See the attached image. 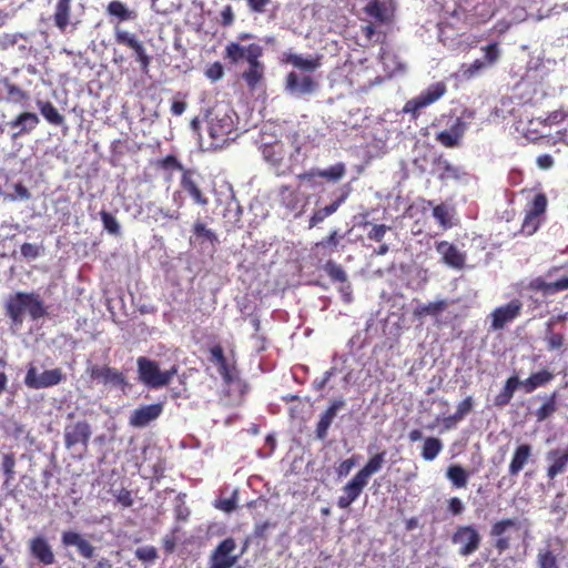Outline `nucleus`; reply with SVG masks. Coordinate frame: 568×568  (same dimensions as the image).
Instances as JSON below:
<instances>
[{"mask_svg":"<svg viewBox=\"0 0 568 568\" xmlns=\"http://www.w3.org/2000/svg\"><path fill=\"white\" fill-rule=\"evenodd\" d=\"M272 135L266 132L262 134V155L264 161L271 165L277 175H285L293 172L298 163L302 144L297 131L288 132L284 139L271 140Z\"/></svg>","mask_w":568,"mask_h":568,"instance_id":"f257e3e1","label":"nucleus"},{"mask_svg":"<svg viewBox=\"0 0 568 568\" xmlns=\"http://www.w3.org/2000/svg\"><path fill=\"white\" fill-rule=\"evenodd\" d=\"M263 54L264 49L257 43L242 45L237 42H229L224 51V58L230 64L236 65L242 61L247 63L241 77L251 91L264 81L265 64L261 61Z\"/></svg>","mask_w":568,"mask_h":568,"instance_id":"f03ea898","label":"nucleus"},{"mask_svg":"<svg viewBox=\"0 0 568 568\" xmlns=\"http://www.w3.org/2000/svg\"><path fill=\"white\" fill-rule=\"evenodd\" d=\"M445 19L460 21L467 26L487 22L494 16L490 0H435Z\"/></svg>","mask_w":568,"mask_h":568,"instance_id":"7ed1b4c3","label":"nucleus"},{"mask_svg":"<svg viewBox=\"0 0 568 568\" xmlns=\"http://www.w3.org/2000/svg\"><path fill=\"white\" fill-rule=\"evenodd\" d=\"M7 315L13 323L20 324L23 321L24 312H28L33 321L47 315L42 300L36 293L18 292L11 295L6 304Z\"/></svg>","mask_w":568,"mask_h":568,"instance_id":"20e7f679","label":"nucleus"},{"mask_svg":"<svg viewBox=\"0 0 568 568\" xmlns=\"http://www.w3.org/2000/svg\"><path fill=\"white\" fill-rule=\"evenodd\" d=\"M207 132L213 149H222L234 141L237 134L232 112L227 110L211 111L207 114Z\"/></svg>","mask_w":568,"mask_h":568,"instance_id":"39448f33","label":"nucleus"},{"mask_svg":"<svg viewBox=\"0 0 568 568\" xmlns=\"http://www.w3.org/2000/svg\"><path fill=\"white\" fill-rule=\"evenodd\" d=\"M139 379L150 388L166 386L176 374V368L162 372L158 362L141 356L136 361Z\"/></svg>","mask_w":568,"mask_h":568,"instance_id":"423d86ee","label":"nucleus"},{"mask_svg":"<svg viewBox=\"0 0 568 568\" xmlns=\"http://www.w3.org/2000/svg\"><path fill=\"white\" fill-rule=\"evenodd\" d=\"M114 41L132 50L134 60L139 64L142 72L148 73L152 57L148 53L144 43L133 32L124 30L119 26L113 29Z\"/></svg>","mask_w":568,"mask_h":568,"instance_id":"0eeeda50","label":"nucleus"},{"mask_svg":"<svg viewBox=\"0 0 568 568\" xmlns=\"http://www.w3.org/2000/svg\"><path fill=\"white\" fill-rule=\"evenodd\" d=\"M519 528L520 524L516 518H503L491 524L489 537L491 546L498 555L511 548L514 541L513 531H517Z\"/></svg>","mask_w":568,"mask_h":568,"instance_id":"6e6552de","label":"nucleus"},{"mask_svg":"<svg viewBox=\"0 0 568 568\" xmlns=\"http://www.w3.org/2000/svg\"><path fill=\"white\" fill-rule=\"evenodd\" d=\"M48 3L52 7L50 19L61 33L69 28L75 29L81 22L75 12V0H48Z\"/></svg>","mask_w":568,"mask_h":568,"instance_id":"1a4fd4ad","label":"nucleus"},{"mask_svg":"<svg viewBox=\"0 0 568 568\" xmlns=\"http://www.w3.org/2000/svg\"><path fill=\"white\" fill-rule=\"evenodd\" d=\"M450 540L458 547L460 557H469L480 548L483 537L475 525H458Z\"/></svg>","mask_w":568,"mask_h":568,"instance_id":"9d476101","label":"nucleus"},{"mask_svg":"<svg viewBox=\"0 0 568 568\" xmlns=\"http://www.w3.org/2000/svg\"><path fill=\"white\" fill-rule=\"evenodd\" d=\"M446 91L447 88L444 82H436L429 85L418 97L408 100L403 108V112L410 114L412 119L416 120L419 116V111L422 109L436 102L446 93Z\"/></svg>","mask_w":568,"mask_h":568,"instance_id":"9b49d317","label":"nucleus"},{"mask_svg":"<svg viewBox=\"0 0 568 568\" xmlns=\"http://www.w3.org/2000/svg\"><path fill=\"white\" fill-rule=\"evenodd\" d=\"M547 197L544 193H538L527 205L525 219L521 224L520 233L525 236L535 234L540 227L542 215L547 209Z\"/></svg>","mask_w":568,"mask_h":568,"instance_id":"f8f14e48","label":"nucleus"},{"mask_svg":"<svg viewBox=\"0 0 568 568\" xmlns=\"http://www.w3.org/2000/svg\"><path fill=\"white\" fill-rule=\"evenodd\" d=\"M483 59H476L470 64H463L460 72L463 78L470 80L481 74L486 69L493 67L499 60L501 52L497 42L489 43L481 48Z\"/></svg>","mask_w":568,"mask_h":568,"instance_id":"ddd939ff","label":"nucleus"},{"mask_svg":"<svg viewBox=\"0 0 568 568\" xmlns=\"http://www.w3.org/2000/svg\"><path fill=\"white\" fill-rule=\"evenodd\" d=\"M524 304L519 298H513L505 305L496 307L489 315L490 329L501 331L521 315Z\"/></svg>","mask_w":568,"mask_h":568,"instance_id":"4468645a","label":"nucleus"},{"mask_svg":"<svg viewBox=\"0 0 568 568\" xmlns=\"http://www.w3.org/2000/svg\"><path fill=\"white\" fill-rule=\"evenodd\" d=\"M236 542L234 538L227 537L219 542L209 558V568H232L240 559V555L234 554Z\"/></svg>","mask_w":568,"mask_h":568,"instance_id":"2eb2a0df","label":"nucleus"},{"mask_svg":"<svg viewBox=\"0 0 568 568\" xmlns=\"http://www.w3.org/2000/svg\"><path fill=\"white\" fill-rule=\"evenodd\" d=\"M558 270L559 267H551L548 270L545 277L538 276L532 278L528 284V288L534 292H539L544 296H550L568 291V275H562L554 281H549Z\"/></svg>","mask_w":568,"mask_h":568,"instance_id":"dca6fc26","label":"nucleus"},{"mask_svg":"<svg viewBox=\"0 0 568 568\" xmlns=\"http://www.w3.org/2000/svg\"><path fill=\"white\" fill-rule=\"evenodd\" d=\"M63 377L61 368L47 369L38 375L37 368L30 365L24 377V384L31 389L48 388L60 384Z\"/></svg>","mask_w":568,"mask_h":568,"instance_id":"f3484780","label":"nucleus"},{"mask_svg":"<svg viewBox=\"0 0 568 568\" xmlns=\"http://www.w3.org/2000/svg\"><path fill=\"white\" fill-rule=\"evenodd\" d=\"M91 435V425L87 420H79L67 425L63 433L64 446L71 449L77 445H81L83 452H87Z\"/></svg>","mask_w":568,"mask_h":568,"instance_id":"a211bd4d","label":"nucleus"},{"mask_svg":"<svg viewBox=\"0 0 568 568\" xmlns=\"http://www.w3.org/2000/svg\"><path fill=\"white\" fill-rule=\"evenodd\" d=\"M544 123L548 124L549 129L555 128L551 135L554 143H561L568 146V108L560 106L549 112Z\"/></svg>","mask_w":568,"mask_h":568,"instance_id":"6ab92c4d","label":"nucleus"},{"mask_svg":"<svg viewBox=\"0 0 568 568\" xmlns=\"http://www.w3.org/2000/svg\"><path fill=\"white\" fill-rule=\"evenodd\" d=\"M546 477L549 483L555 481L557 477L564 475L568 469V447L551 448L545 456Z\"/></svg>","mask_w":568,"mask_h":568,"instance_id":"aec40b11","label":"nucleus"},{"mask_svg":"<svg viewBox=\"0 0 568 568\" xmlns=\"http://www.w3.org/2000/svg\"><path fill=\"white\" fill-rule=\"evenodd\" d=\"M88 373L92 381H97L104 386L119 387L126 384L124 374L108 365H92Z\"/></svg>","mask_w":568,"mask_h":568,"instance_id":"412c9836","label":"nucleus"},{"mask_svg":"<svg viewBox=\"0 0 568 568\" xmlns=\"http://www.w3.org/2000/svg\"><path fill=\"white\" fill-rule=\"evenodd\" d=\"M366 481L357 473L348 480L342 488V495L337 498V506L341 509H347L351 505L358 499L363 490L367 486Z\"/></svg>","mask_w":568,"mask_h":568,"instance_id":"4be33fe9","label":"nucleus"},{"mask_svg":"<svg viewBox=\"0 0 568 568\" xmlns=\"http://www.w3.org/2000/svg\"><path fill=\"white\" fill-rule=\"evenodd\" d=\"M349 195V187L347 185L337 190V195L334 201L324 206L315 210L308 220V227L313 229L320 223L324 222L325 219L334 214L338 207L347 200Z\"/></svg>","mask_w":568,"mask_h":568,"instance_id":"5701e85b","label":"nucleus"},{"mask_svg":"<svg viewBox=\"0 0 568 568\" xmlns=\"http://www.w3.org/2000/svg\"><path fill=\"white\" fill-rule=\"evenodd\" d=\"M466 130V123L460 118H450L447 129L438 132L435 140L445 148H455L459 144Z\"/></svg>","mask_w":568,"mask_h":568,"instance_id":"b1692460","label":"nucleus"},{"mask_svg":"<svg viewBox=\"0 0 568 568\" xmlns=\"http://www.w3.org/2000/svg\"><path fill=\"white\" fill-rule=\"evenodd\" d=\"M163 412V404L156 403L134 409L129 418V424L142 428L155 420Z\"/></svg>","mask_w":568,"mask_h":568,"instance_id":"393cba45","label":"nucleus"},{"mask_svg":"<svg viewBox=\"0 0 568 568\" xmlns=\"http://www.w3.org/2000/svg\"><path fill=\"white\" fill-rule=\"evenodd\" d=\"M318 88V83L310 75L300 77L290 72L285 79V89L292 94H311Z\"/></svg>","mask_w":568,"mask_h":568,"instance_id":"a878e982","label":"nucleus"},{"mask_svg":"<svg viewBox=\"0 0 568 568\" xmlns=\"http://www.w3.org/2000/svg\"><path fill=\"white\" fill-rule=\"evenodd\" d=\"M436 252L442 255V261L449 267L462 270L466 263V254L460 252L456 245L440 241L436 243Z\"/></svg>","mask_w":568,"mask_h":568,"instance_id":"bb28decb","label":"nucleus"},{"mask_svg":"<svg viewBox=\"0 0 568 568\" xmlns=\"http://www.w3.org/2000/svg\"><path fill=\"white\" fill-rule=\"evenodd\" d=\"M210 361L217 366V371L225 384L230 385L237 379L235 368L231 366L224 355L223 347L220 344L213 345L209 349Z\"/></svg>","mask_w":568,"mask_h":568,"instance_id":"cd10ccee","label":"nucleus"},{"mask_svg":"<svg viewBox=\"0 0 568 568\" xmlns=\"http://www.w3.org/2000/svg\"><path fill=\"white\" fill-rule=\"evenodd\" d=\"M31 556L44 566H51L55 562L54 552L51 545L43 536H36L29 541Z\"/></svg>","mask_w":568,"mask_h":568,"instance_id":"c85d7f7f","label":"nucleus"},{"mask_svg":"<svg viewBox=\"0 0 568 568\" xmlns=\"http://www.w3.org/2000/svg\"><path fill=\"white\" fill-rule=\"evenodd\" d=\"M180 185L186 192L195 204L206 206L209 199L204 195L197 181L195 180V171L187 169L183 172L180 179Z\"/></svg>","mask_w":568,"mask_h":568,"instance_id":"c756f323","label":"nucleus"},{"mask_svg":"<svg viewBox=\"0 0 568 568\" xmlns=\"http://www.w3.org/2000/svg\"><path fill=\"white\" fill-rule=\"evenodd\" d=\"M61 544L64 547H77L79 555L85 559H91L94 556V547L77 531H63L61 535Z\"/></svg>","mask_w":568,"mask_h":568,"instance_id":"7c9ffc66","label":"nucleus"},{"mask_svg":"<svg viewBox=\"0 0 568 568\" xmlns=\"http://www.w3.org/2000/svg\"><path fill=\"white\" fill-rule=\"evenodd\" d=\"M544 341L546 343L547 351L550 353H557L559 356H564L568 351L566 336L554 329L551 321L546 323Z\"/></svg>","mask_w":568,"mask_h":568,"instance_id":"2f4dec72","label":"nucleus"},{"mask_svg":"<svg viewBox=\"0 0 568 568\" xmlns=\"http://www.w3.org/2000/svg\"><path fill=\"white\" fill-rule=\"evenodd\" d=\"M532 455V446L530 444L525 443L518 445L513 453L508 466V474L513 477L517 476L531 460Z\"/></svg>","mask_w":568,"mask_h":568,"instance_id":"473e14b6","label":"nucleus"},{"mask_svg":"<svg viewBox=\"0 0 568 568\" xmlns=\"http://www.w3.org/2000/svg\"><path fill=\"white\" fill-rule=\"evenodd\" d=\"M105 12L109 17L116 19L114 26L119 27L122 22L134 21L138 18V12L129 9L128 6L120 0L110 1L105 8Z\"/></svg>","mask_w":568,"mask_h":568,"instance_id":"72a5a7b5","label":"nucleus"},{"mask_svg":"<svg viewBox=\"0 0 568 568\" xmlns=\"http://www.w3.org/2000/svg\"><path fill=\"white\" fill-rule=\"evenodd\" d=\"M278 197L281 205L291 212L300 211L302 207L301 193L291 185H281L278 189Z\"/></svg>","mask_w":568,"mask_h":568,"instance_id":"f704fd0d","label":"nucleus"},{"mask_svg":"<svg viewBox=\"0 0 568 568\" xmlns=\"http://www.w3.org/2000/svg\"><path fill=\"white\" fill-rule=\"evenodd\" d=\"M554 378V373L550 372L549 369L544 368L530 374L529 377L521 381V387L525 390V393L529 394L539 387L548 385Z\"/></svg>","mask_w":568,"mask_h":568,"instance_id":"c9c22d12","label":"nucleus"},{"mask_svg":"<svg viewBox=\"0 0 568 568\" xmlns=\"http://www.w3.org/2000/svg\"><path fill=\"white\" fill-rule=\"evenodd\" d=\"M39 122L40 120L36 113L22 112L14 120H12L9 125L12 129H19L18 132L13 133V138H18L31 132L39 124Z\"/></svg>","mask_w":568,"mask_h":568,"instance_id":"e433bc0d","label":"nucleus"},{"mask_svg":"<svg viewBox=\"0 0 568 568\" xmlns=\"http://www.w3.org/2000/svg\"><path fill=\"white\" fill-rule=\"evenodd\" d=\"M37 106L49 124L54 126H61L64 124V116L58 111L52 102L38 100Z\"/></svg>","mask_w":568,"mask_h":568,"instance_id":"4c0bfd02","label":"nucleus"},{"mask_svg":"<svg viewBox=\"0 0 568 568\" xmlns=\"http://www.w3.org/2000/svg\"><path fill=\"white\" fill-rule=\"evenodd\" d=\"M434 171L437 178L442 181L458 178V169L450 164V162L443 155H438L433 160Z\"/></svg>","mask_w":568,"mask_h":568,"instance_id":"58836bf2","label":"nucleus"},{"mask_svg":"<svg viewBox=\"0 0 568 568\" xmlns=\"http://www.w3.org/2000/svg\"><path fill=\"white\" fill-rule=\"evenodd\" d=\"M386 452L376 453L371 456L367 463L357 471L366 481H369V478L378 473L384 463H385Z\"/></svg>","mask_w":568,"mask_h":568,"instance_id":"ea45409f","label":"nucleus"},{"mask_svg":"<svg viewBox=\"0 0 568 568\" xmlns=\"http://www.w3.org/2000/svg\"><path fill=\"white\" fill-rule=\"evenodd\" d=\"M518 387H521V381L517 376H510L506 381L501 392L495 397V405L503 407L509 404Z\"/></svg>","mask_w":568,"mask_h":568,"instance_id":"a19ab883","label":"nucleus"},{"mask_svg":"<svg viewBox=\"0 0 568 568\" xmlns=\"http://www.w3.org/2000/svg\"><path fill=\"white\" fill-rule=\"evenodd\" d=\"M446 477L454 488H466L468 484L469 473L460 465H450L446 470Z\"/></svg>","mask_w":568,"mask_h":568,"instance_id":"79ce46f5","label":"nucleus"},{"mask_svg":"<svg viewBox=\"0 0 568 568\" xmlns=\"http://www.w3.org/2000/svg\"><path fill=\"white\" fill-rule=\"evenodd\" d=\"M284 61L303 71H315L320 65V59H307L296 53L285 54Z\"/></svg>","mask_w":568,"mask_h":568,"instance_id":"37998d69","label":"nucleus"},{"mask_svg":"<svg viewBox=\"0 0 568 568\" xmlns=\"http://www.w3.org/2000/svg\"><path fill=\"white\" fill-rule=\"evenodd\" d=\"M448 307V303L446 300H439L436 302H430L428 304H422L414 308L413 314L417 318H423L425 316H436L440 314Z\"/></svg>","mask_w":568,"mask_h":568,"instance_id":"c03bdc74","label":"nucleus"},{"mask_svg":"<svg viewBox=\"0 0 568 568\" xmlns=\"http://www.w3.org/2000/svg\"><path fill=\"white\" fill-rule=\"evenodd\" d=\"M557 392H552L545 397L544 403L536 409L535 416L538 422H544L557 412Z\"/></svg>","mask_w":568,"mask_h":568,"instance_id":"a18cd8bd","label":"nucleus"},{"mask_svg":"<svg viewBox=\"0 0 568 568\" xmlns=\"http://www.w3.org/2000/svg\"><path fill=\"white\" fill-rule=\"evenodd\" d=\"M443 449V443L439 438L436 437H427L424 439V444L422 446V457L427 460H434Z\"/></svg>","mask_w":568,"mask_h":568,"instance_id":"49530a36","label":"nucleus"},{"mask_svg":"<svg viewBox=\"0 0 568 568\" xmlns=\"http://www.w3.org/2000/svg\"><path fill=\"white\" fill-rule=\"evenodd\" d=\"M155 166L156 169L169 172L170 174L174 171H179L181 172V175L189 169L185 168L174 154H168L166 156L159 159L155 162Z\"/></svg>","mask_w":568,"mask_h":568,"instance_id":"de8ad7c7","label":"nucleus"},{"mask_svg":"<svg viewBox=\"0 0 568 568\" xmlns=\"http://www.w3.org/2000/svg\"><path fill=\"white\" fill-rule=\"evenodd\" d=\"M545 118H536L528 122L527 129L525 130V138L530 142H538L539 140L546 138L544 132L539 131V126L549 128L548 124L544 123Z\"/></svg>","mask_w":568,"mask_h":568,"instance_id":"09e8293b","label":"nucleus"},{"mask_svg":"<svg viewBox=\"0 0 568 568\" xmlns=\"http://www.w3.org/2000/svg\"><path fill=\"white\" fill-rule=\"evenodd\" d=\"M321 175V179H325L328 182H338L346 174V165L343 162L335 163L326 169H320L317 173Z\"/></svg>","mask_w":568,"mask_h":568,"instance_id":"8fccbe9b","label":"nucleus"},{"mask_svg":"<svg viewBox=\"0 0 568 568\" xmlns=\"http://www.w3.org/2000/svg\"><path fill=\"white\" fill-rule=\"evenodd\" d=\"M4 88L7 89L8 100L13 103H22L30 98L27 91L8 79L4 80Z\"/></svg>","mask_w":568,"mask_h":568,"instance_id":"3c124183","label":"nucleus"},{"mask_svg":"<svg viewBox=\"0 0 568 568\" xmlns=\"http://www.w3.org/2000/svg\"><path fill=\"white\" fill-rule=\"evenodd\" d=\"M537 565L539 568H558L557 556L549 548L539 549L537 554Z\"/></svg>","mask_w":568,"mask_h":568,"instance_id":"603ef678","label":"nucleus"},{"mask_svg":"<svg viewBox=\"0 0 568 568\" xmlns=\"http://www.w3.org/2000/svg\"><path fill=\"white\" fill-rule=\"evenodd\" d=\"M364 10L371 18L378 22H385L387 20L386 7L378 0L369 1Z\"/></svg>","mask_w":568,"mask_h":568,"instance_id":"864d4df0","label":"nucleus"},{"mask_svg":"<svg viewBox=\"0 0 568 568\" xmlns=\"http://www.w3.org/2000/svg\"><path fill=\"white\" fill-rule=\"evenodd\" d=\"M324 270L329 278L334 282L344 283L347 281V274L344 268L332 260L325 263Z\"/></svg>","mask_w":568,"mask_h":568,"instance_id":"5fc2aeb1","label":"nucleus"},{"mask_svg":"<svg viewBox=\"0 0 568 568\" xmlns=\"http://www.w3.org/2000/svg\"><path fill=\"white\" fill-rule=\"evenodd\" d=\"M100 217H101L103 227L108 233H110L111 235H114V236L120 235V224L112 213H110L105 210H102L100 212Z\"/></svg>","mask_w":568,"mask_h":568,"instance_id":"6e6d98bb","label":"nucleus"},{"mask_svg":"<svg viewBox=\"0 0 568 568\" xmlns=\"http://www.w3.org/2000/svg\"><path fill=\"white\" fill-rule=\"evenodd\" d=\"M14 467H16V457L12 453L4 454L2 458V469L4 474V484L8 485L10 481L14 479Z\"/></svg>","mask_w":568,"mask_h":568,"instance_id":"4d7b16f0","label":"nucleus"},{"mask_svg":"<svg viewBox=\"0 0 568 568\" xmlns=\"http://www.w3.org/2000/svg\"><path fill=\"white\" fill-rule=\"evenodd\" d=\"M433 216L437 220L444 230L450 229L453 223L449 219V212L445 204H438L433 209Z\"/></svg>","mask_w":568,"mask_h":568,"instance_id":"13d9d810","label":"nucleus"},{"mask_svg":"<svg viewBox=\"0 0 568 568\" xmlns=\"http://www.w3.org/2000/svg\"><path fill=\"white\" fill-rule=\"evenodd\" d=\"M320 172V169H311L308 171H305L301 174L297 175V179L301 181V182H304L306 183V185L311 189H315L317 186H321L322 183L318 181V179H321V175L317 174Z\"/></svg>","mask_w":568,"mask_h":568,"instance_id":"bf43d9fd","label":"nucleus"},{"mask_svg":"<svg viewBox=\"0 0 568 568\" xmlns=\"http://www.w3.org/2000/svg\"><path fill=\"white\" fill-rule=\"evenodd\" d=\"M193 233L196 237H204L210 243L219 242L217 235L212 230L207 229L204 223L195 222L193 225Z\"/></svg>","mask_w":568,"mask_h":568,"instance_id":"052dcab7","label":"nucleus"},{"mask_svg":"<svg viewBox=\"0 0 568 568\" xmlns=\"http://www.w3.org/2000/svg\"><path fill=\"white\" fill-rule=\"evenodd\" d=\"M343 235H339L336 230L332 231L328 236L320 241L316 246L328 250V252H334L336 247L339 245Z\"/></svg>","mask_w":568,"mask_h":568,"instance_id":"680f3d73","label":"nucleus"},{"mask_svg":"<svg viewBox=\"0 0 568 568\" xmlns=\"http://www.w3.org/2000/svg\"><path fill=\"white\" fill-rule=\"evenodd\" d=\"M135 557L143 562H153L158 559V549L154 546H144L135 550Z\"/></svg>","mask_w":568,"mask_h":568,"instance_id":"e2e57ef3","label":"nucleus"},{"mask_svg":"<svg viewBox=\"0 0 568 568\" xmlns=\"http://www.w3.org/2000/svg\"><path fill=\"white\" fill-rule=\"evenodd\" d=\"M344 406H345L344 399H342V398L334 399L331 403V405L327 407V409L322 414L321 418H323L324 420H327V422H329V424H332L334 418L337 415V412L339 409H342Z\"/></svg>","mask_w":568,"mask_h":568,"instance_id":"0e129e2a","label":"nucleus"},{"mask_svg":"<svg viewBox=\"0 0 568 568\" xmlns=\"http://www.w3.org/2000/svg\"><path fill=\"white\" fill-rule=\"evenodd\" d=\"M205 75L211 81L215 82L223 78L224 69L221 62L216 61L207 67L205 70Z\"/></svg>","mask_w":568,"mask_h":568,"instance_id":"69168bd1","label":"nucleus"},{"mask_svg":"<svg viewBox=\"0 0 568 568\" xmlns=\"http://www.w3.org/2000/svg\"><path fill=\"white\" fill-rule=\"evenodd\" d=\"M215 507L225 513H232L237 507V497L236 493L233 494L230 498H223L216 501Z\"/></svg>","mask_w":568,"mask_h":568,"instance_id":"338daca9","label":"nucleus"},{"mask_svg":"<svg viewBox=\"0 0 568 568\" xmlns=\"http://www.w3.org/2000/svg\"><path fill=\"white\" fill-rule=\"evenodd\" d=\"M356 465V456H352L336 467V474L338 477H346Z\"/></svg>","mask_w":568,"mask_h":568,"instance_id":"774afa93","label":"nucleus"}]
</instances>
